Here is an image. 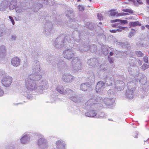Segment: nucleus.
<instances>
[{
  "mask_svg": "<svg viewBox=\"0 0 149 149\" xmlns=\"http://www.w3.org/2000/svg\"><path fill=\"white\" fill-rule=\"evenodd\" d=\"M12 81V78L8 76H3L1 80V83L4 86L8 87L11 84Z\"/></svg>",
  "mask_w": 149,
  "mask_h": 149,
  "instance_id": "1",
  "label": "nucleus"
},
{
  "mask_svg": "<svg viewBox=\"0 0 149 149\" xmlns=\"http://www.w3.org/2000/svg\"><path fill=\"white\" fill-rule=\"evenodd\" d=\"M20 60L17 57L13 58L11 61V64L14 66L17 67L20 65Z\"/></svg>",
  "mask_w": 149,
  "mask_h": 149,
  "instance_id": "2",
  "label": "nucleus"
},
{
  "mask_svg": "<svg viewBox=\"0 0 149 149\" xmlns=\"http://www.w3.org/2000/svg\"><path fill=\"white\" fill-rule=\"evenodd\" d=\"M105 85V83L103 81H99L96 85V90L97 93H100L104 88Z\"/></svg>",
  "mask_w": 149,
  "mask_h": 149,
  "instance_id": "3",
  "label": "nucleus"
},
{
  "mask_svg": "<svg viewBox=\"0 0 149 149\" xmlns=\"http://www.w3.org/2000/svg\"><path fill=\"white\" fill-rule=\"evenodd\" d=\"M33 82L32 80L31 79H27L25 81L26 88L27 89L30 90H35V88H33L31 83Z\"/></svg>",
  "mask_w": 149,
  "mask_h": 149,
  "instance_id": "4",
  "label": "nucleus"
},
{
  "mask_svg": "<svg viewBox=\"0 0 149 149\" xmlns=\"http://www.w3.org/2000/svg\"><path fill=\"white\" fill-rule=\"evenodd\" d=\"M57 91L59 93L63 94H65L69 93H72L73 92V91L70 89H67L65 91H64L63 87L57 88Z\"/></svg>",
  "mask_w": 149,
  "mask_h": 149,
  "instance_id": "5",
  "label": "nucleus"
},
{
  "mask_svg": "<svg viewBox=\"0 0 149 149\" xmlns=\"http://www.w3.org/2000/svg\"><path fill=\"white\" fill-rule=\"evenodd\" d=\"M62 79L64 81L67 82H70L73 79V77L71 75H64L62 77Z\"/></svg>",
  "mask_w": 149,
  "mask_h": 149,
  "instance_id": "6",
  "label": "nucleus"
},
{
  "mask_svg": "<svg viewBox=\"0 0 149 149\" xmlns=\"http://www.w3.org/2000/svg\"><path fill=\"white\" fill-rule=\"evenodd\" d=\"M71 53L68 50H65L63 52L64 57L68 59L72 58L73 56L72 54H71Z\"/></svg>",
  "mask_w": 149,
  "mask_h": 149,
  "instance_id": "7",
  "label": "nucleus"
},
{
  "mask_svg": "<svg viewBox=\"0 0 149 149\" xmlns=\"http://www.w3.org/2000/svg\"><path fill=\"white\" fill-rule=\"evenodd\" d=\"M96 113L95 111L92 110L89 111L85 113L86 116L89 117H93L96 115Z\"/></svg>",
  "mask_w": 149,
  "mask_h": 149,
  "instance_id": "8",
  "label": "nucleus"
},
{
  "mask_svg": "<svg viewBox=\"0 0 149 149\" xmlns=\"http://www.w3.org/2000/svg\"><path fill=\"white\" fill-rule=\"evenodd\" d=\"M17 1L16 0H12L9 6V8L10 10H13L15 7L17 5Z\"/></svg>",
  "mask_w": 149,
  "mask_h": 149,
  "instance_id": "9",
  "label": "nucleus"
},
{
  "mask_svg": "<svg viewBox=\"0 0 149 149\" xmlns=\"http://www.w3.org/2000/svg\"><path fill=\"white\" fill-rule=\"evenodd\" d=\"M116 22H118V24H126L127 23V20H122L119 19H116L115 20H111V23Z\"/></svg>",
  "mask_w": 149,
  "mask_h": 149,
  "instance_id": "10",
  "label": "nucleus"
},
{
  "mask_svg": "<svg viewBox=\"0 0 149 149\" xmlns=\"http://www.w3.org/2000/svg\"><path fill=\"white\" fill-rule=\"evenodd\" d=\"M129 1L132 2L135 6H138V4H143L142 0H129Z\"/></svg>",
  "mask_w": 149,
  "mask_h": 149,
  "instance_id": "11",
  "label": "nucleus"
},
{
  "mask_svg": "<svg viewBox=\"0 0 149 149\" xmlns=\"http://www.w3.org/2000/svg\"><path fill=\"white\" fill-rule=\"evenodd\" d=\"M88 87L87 84L83 83L81 84L80 88L81 90L86 91L88 89Z\"/></svg>",
  "mask_w": 149,
  "mask_h": 149,
  "instance_id": "12",
  "label": "nucleus"
},
{
  "mask_svg": "<svg viewBox=\"0 0 149 149\" xmlns=\"http://www.w3.org/2000/svg\"><path fill=\"white\" fill-rule=\"evenodd\" d=\"M130 26L131 27H134L137 26H141V24H139L138 21L132 22L130 23Z\"/></svg>",
  "mask_w": 149,
  "mask_h": 149,
  "instance_id": "13",
  "label": "nucleus"
},
{
  "mask_svg": "<svg viewBox=\"0 0 149 149\" xmlns=\"http://www.w3.org/2000/svg\"><path fill=\"white\" fill-rule=\"evenodd\" d=\"M124 29V27H119V29H117L115 30H110V31L111 33H115L116 31H118V32H120L122 31V30H123Z\"/></svg>",
  "mask_w": 149,
  "mask_h": 149,
  "instance_id": "14",
  "label": "nucleus"
},
{
  "mask_svg": "<svg viewBox=\"0 0 149 149\" xmlns=\"http://www.w3.org/2000/svg\"><path fill=\"white\" fill-rule=\"evenodd\" d=\"M85 105L87 106H90L91 107V106L94 105V103H93L91 100H88L86 103Z\"/></svg>",
  "mask_w": 149,
  "mask_h": 149,
  "instance_id": "15",
  "label": "nucleus"
},
{
  "mask_svg": "<svg viewBox=\"0 0 149 149\" xmlns=\"http://www.w3.org/2000/svg\"><path fill=\"white\" fill-rule=\"evenodd\" d=\"M27 137V135H25L21 139V141L22 143L24 144L26 143V139Z\"/></svg>",
  "mask_w": 149,
  "mask_h": 149,
  "instance_id": "16",
  "label": "nucleus"
},
{
  "mask_svg": "<svg viewBox=\"0 0 149 149\" xmlns=\"http://www.w3.org/2000/svg\"><path fill=\"white\" fill-rule=\"evenodd\" d=\"M110 12V15L111 16H113L115 15L117 13L115 10H112L109 11Z\"/></svg>",
  "mask_w": 149,
  "mask_h": 149,
  "instance_id": "17",
  "label": "nucleus"
},
{
  "mask_svg": "<svg viewBox=\"0 0 149 149\" xmlns=\"http://www.w3.org/2000/svg\"><path fill=\"white\" fill-rule=\"evenodd\" d=\"M136 54L138 57H141L143 55V54L141 51H136Z\"/></svg>",
  "mask_w": 149,
  "mask_h": 149,
  "instance_id": "18",
  "label": "nucleus"
},
{
  "mask_svg": "<svg viewBox=\"0 0 149 149\" xmlns=\"http://www.w3.org/2000/svg\"><path fill=\"white\" fill-rule=\"evenodd\" d=\"M70 100L75 102H76L77 100V98L75 96L70 97Z\"/></svg>",
  "mask_w": 149,
  "mask_h": 149,
  "instance_id": "19",
  "label": "nucleus"
},
{
  "mask_svg": "<svg viewBox=\"0 0 149 149\" xmlns=\"http://www.w3.org/2000/svg\"><path fill=\"white\" fill-rule=\"evenodd\" d=\"M78 8L79 11H83L84 10V6L80 5L78 6Z\"/></svg>",
  "mask_w": 149,
  "mask_h": 149,
  "instance_id": "20",
  "label": "nucleus"
},
{
  "mask_svg": "<svg viewBox=\"0 0 149 149\" xmlns=\"http://www.w3.org/2000/svg\"><path fill=\"white\" fill-rule=\"evenodd\" d=\"M123 11L125 12H128L130 13L131 14H133V11L132 10L130 9H124L123 10Z\"/></svg>",
  "mask_w": 149,
  "mask_h": 149,
  "instance_id": "21",
  "label": "nucleus"
},
{
  "mask_svg": "<svg viewBox=\"0 0 149 149\" xmlns=\"http://www.w3.org/2000/svg\"><path fill=\"white\" fill-rule=\"evenodd\" d=\"M128 15V13H120L118 14V16H123L124 15Z\"/></svg>",
  "mask_w": 149,
  "mask_h": 149,
  "instance_id": "22",
  "label": "nucleus"
},
{
  "mask_svg": "<svg viewBox=\"0 0 149 149\" xmlns=\"http://www.w3.org/2000/svg\"><path fill=\"white\" fill-rule=\"evenodd\" d=\"M97 15V17H98V18L100 20H101L103 19V17L101 14H100L99 13H98Z\"/></svg>",
  "mask_w": 149,
  "mask_h": 149,
  "instance_id": "23",
  "label": "nucleus"
},
{
  "mask_svg": "<svg viewBox=\"0 0 149 149\" xmlns=\"http://www.w3.org/2000/svg\"><path fill=\"white\" fill-rule=\"evenodd\" d=\"M143 60L146 63H148V57L147 56H145L143 58Z\"/></svg>",
  "mask_w": 149,
  "mask_h": 149,
  "instance_id": "24",
  "label": "nucleus"
},
{
  "mask_svg": "<svg viewBox=\"0 0 149 149\" xmlns=\"http://www.w3.org/2000/svg\"><path fill=\"white\" fill-rule=\"evenodd\" d=\"M109 62L111 63H113V59L112 58H109Z\"/></svg>",
  "mask_w": 149,
  "mask_h": 149,
  "instance_id": "25",
  "label": "nucleus"
},
{
  "mask_svg": "<svg viewBox=\"0 0 149 149\" xmlns=\"http://www.w3.org/2000/svg\"><path fill=\"white\" fill-rule=\"evenodd\" d=\"M61 142L60 141H58L56 142V144L57 145H59L60 144H61Z\"/></svg>",
  "mask_w": 149,
  "mask_h": 149,
  "instance_id": "26",
  "label": "nucleus"
},
{
  "mask_svg": "<svg viewBox=\"0 0 149 149\" xmlns=\"http://www.w3.org/2000/svg\"><path fill=\"white\" fill-rule=\"evenodd\" d=\"M9 18L10 19V20L11 21H12L13 20H14L13 19V17H11V16H9Z\"/></svg>",
  "mask_w": 149,
  "mask_h": 149,
  "instance_id": "27",
  "label": "nucleus"
},
{
  "mask_svg": "<svg viewBox=\"0 0 149 149\" xmlns=\"http://www.w3.org/2000/svg\"><path fill=\"white\" fill-rule=\"evenodd\" d=\"M113 54V52H111L109 53V55L111 56H112Z\"/></svg>",
  "mask_w": 149,
  "mask_h": 149,
  "instance_id": "28",
  "label": "nucleus"
},
{
  "mask_svg": "<svg viewBox=\"0 0 149 149\" xmlns=\"http://www.w3.org/2000/svg\"><path fill=\"white\" fill-rule=\"evenodd\" d=\"M141 29L143 30H144L145 29V27L144 26H142L141 27Z\"/></svg>",
  "mask_w": 149,
  "mask_h": 149,
  "instance_id": "29",
  "label": "nucleus"
},
{
  "mask_svg": "<svg viewBox=\"0 0 149 149\" xmlns=\"http://www.w3.org/2000/svg\"><path fill=\"white\" fill-rule=\"evenodd\" d=\"M146 28H147L148 29H149V25H146Z\"/></svg>",
  "mask_w": 149,
  "mask_h": 149,
  "instance_id": "30",
  "label": "nucleus"
},
{
  "mask_svg": "<svg viewBox=\"0 0 149 149\" xmlns=\"http://www.w3.org/2000/svg\"><path fill=\"white\" fill-rule=\"evenodd\" d=\"M12 23V24L13 25H14V24H15V22L14 21V20H13L12 21H11Z\"/></svg>",
  "mask_w": 149,
  "mask_h": 149,
  "instance_id": "31",
  "label": "nucleus"
},
{
  "mask_svg": "<svg viewBox=\"0 0 149 149\" xmlns=\"http://www.w3.org/2000/svg\"><path fill=\"white\" fill-rule=\"evenodd\" d=\"M146 2H147V3L148 4V5H149V0H146Z\"/></svg>",
  "mask_w": 149,
  "mask_h": 149,
  "instance_id": "32",
  "label": "nucleus"
},
{
  "mask_svg": "<svg viewBox=\"0 0 149 149\" xmlns=\"http://www.w3.org/2000/svg\"><path fill=\"white\" fill-rule=\"evenodd\" d=\"M15 37H14V36H12V39H14H14H15Z\"/></svg>",
  "mask_w": 149,
  "mask_h": 149,
  "instance_id": "33",
  "label": "nucleus"
},
{
  "mask_svg": "<svg viewBox=\"0 0 149 149\" xmlns=\"http://www.w3.org/2000/svg\"><path fill=\"white\" fill-rule=\"evenodd\" d=\"M139 61L140 62V63H141V61L140 60H139Z\"/></svg>",
  "mask_w": 149,
  "mask_h": 149,
  "instance_id": "34",
  "label": "nucleus"
},
{
  "mask_svg": "<svg viewBox=\"0 0 149 149\" xmlns=\"http://www.w3.org/2000/svg\"><path fill=\"white\" fill-rule=\"evenodd\" d=\"M135 138H137V136H135Z\"/></svg>",
  "mask_w": 149,
  "mask_h": 149,
  "instance_id": "35",
  "label": "nucleus"
},
{
  "mask_svg": "<svg viewBox=\"0 0 149 149\" xmlns=\"http://www.w3.org/2000/svg\"><path fill=\"white\" fill-rule=\"evenodd\" d=\"M133 35H134V34H132V36Z\"/></svg>",
  "mask_w": 149,
  "mask_h": 149,
  "instance_id": "36",
  "label": "nucleus"
},
{
  "mask_svg": "<svg viewBox=\"0 0 149 149\" xmlns=\"http://www.w3.org/2000/svg\"><path fill=\"white\" fill-rule=\"evenodd\" d=\"M148 54H149V52H148Z\"/></svg>",
  "mask_w": 149,
  "mask_h": 149,
  "instance_id": "37",
  "label": "nucleus"
}]
</instances>
